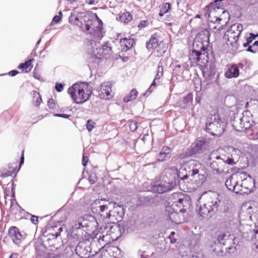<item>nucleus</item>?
Segmentation results:
<instances>
[{
    "instance_id": "f257e3e1",
    "label": "nucleus",
    "mask_w": 258,
    "mask_h": 258,
    "mask_svg": "<svg viewBox=\"0 0 258 258\" xmlns=\"http://www.w3.org/2000/svg\"><path fill=\"white\" fill-rule=\"evenodd\" d=\"M221 199L217 192L209 191L204 203L197 204L196 212L199 217L206 220H210L219 210Z\"/></svg>"
},
{
    "instance_id": "f03ea898",
    "label": "nucleus",
    "mask_w": 258,
    "mask_h": 258,
    "mask_svg": "<svg viewBox=\"0 0 258 258\" xmlns=\"http://www.w3.org/2000/svg\"><path fill=\"white\" fill-rule=\"evenodd\" d=\"M191 203L190 198L187 195L180 194L178 200L170 204L168 202L165 204L164 215L167 220L176 224L180 223L179 213H185L189 208Z\"/></svg>"
},
{
    "instance_id": "7ed1b4c3",
    "label": "nucleus",
    "mask_w": 258,
    "mask_h": 258,
    "mask_svg": "<svg viewBox=\"0 0 258 258\" xmlns=\"http://www.w3.org/2000/svg\"><path fill=\"white\" fill-rule=\"evenodd\" d=\"M69 21L71 23H75L83 31L89 33L92 36L90 42L91 46H93V43L96 46V40H100L103 37L102 33L99 32V34L98 31L91 30V26L93 25V20L91 16L89 15L80 12L75 16V14L71 13Z\"/></svg>"
},
{
    "instance_id": "20e7f679",
    "label": "nucleus",
    "mask_w": 258,
    "mask_h": 258,
    "mask_svg": "<svg viewBox=\"0 0 258 258\" xmlns=\"http://www.w3.org/2000/svg\"><path fill=\"white\" fill-rule=\"evenodd\" d=\"M190 169L188 170L190 175V180H195L194 182L197 187L204 184L208 177L207 170L205 166L196 160L189 161Z\"/></svg>"
},
{
    "instance_id": "39448f33",
    "label": "nucleus",
    "mask_w": 258,
    "mask_h": 258,
    "mask_svg": "<svg viewBox=\"0 0 258 258\" xmlns=\"http://www.w3.org/2000/svg\"><path fill=\"white\" fill-rule=\"evenodd\" d=\"M205 42L195 38L192 45L191 55L196 63H202L206 66L209 60V48Z\"/></svg>"
},
{
    "instance_id": "423d86ee",
    "label": "nucleus",
    "mask_w": 258,
    "mask_h": 258,
    "mask_svg": "<svg viewBox=\"0 0 258 258\" xmlns=\"http://www.w3.org/2000/svg\"><path fill=\"white\" fill-rule=\"evenodd\" d=\"M64 222L63 220L57 221H49L45 228L41 230L42 236L44 237L49 236L47 240H49L51 238L53 239L57 238L63 230L68 232V229L64 224Z\"/></svg>"
},
{
    "instance_id": "0eeeda50",
    "label": "nucleus",
    "mask_w": 258,
    "mask_h": 258,
    "mask_svg": "<svg viewBox=\"0 0 258 258\" xmlns=\"http://www.w3.org/2000/svg\"><path fill=\"white\" fill-rule=\"evenodd\" d=\"M226 123L224 118H222L218 113L211 114L206 122V131L211 133V130L224 133Z\"/></svg>"
},
{
    "instance_id": "6e6552de",
    "label": "nucleus",
    "mask_w": 258,
    "mask_h": 258,
    "mask_svg": "<svg viewBox=\"0 0 258 258\" xmlns=\"http://www.w3.org/2000/svg\"><path fill=\"white\" fill-rule=\"evenodd\" d=\"M248 178H244L241 179V183H239L237 180V183L234 184L232 187L233 191L236 194H248L253 191V188L255 187V180L249 175H247Z\"/></svg>"
},
{
    "instance_id": "1a4fd4ad",
    "label": "nucleus",
    "mask_w": 258,
    "mask_h": 258,
    "mask_svg": "<svg viewBox=\"0 0 258 258\" xmlns=\"http://www.w3.org/2000/svg\"><path fill=\"white\" fill-rule=\"evenodd\" d=\"M111 47L108 46V42H106L102 45L101 47H97L95 49H93L91 52H88V61L89 67H93V64H99L104 56V51L107 52L111 51Z\"/></svg>"
},
{
    "instance_id": "9d476101",
    "label": "nucleus",
    "mask_w": 258,
    "mask_h": 258,
    "mask_svg": "<svg viewBox=\"0 0 258 258\" xmlns=\"http://www.w3.org/2000/svg\"><path fill=\"white\" fill-rule=\"evenodd\" d=\"M195 158H197L200 154H203L208 152L209 143L205 138H198L195 141L192 146L190 147Z\"/></svg>"
},
{
    "instance_id": "9b49d317",
    "label": "nucleus",
    "mask_w": 258,
    "mask_h": 258,
    "mask_svg": "<svg viewBox=\"0 0 258 258\" xmlns=\"http://www.w3.org/2000/svg\"><path fill=\"white\" fill-rule=\"evenodd\" d=\"M111 211L109 210L108 212L105 213V217L103 220L105 222L108 223V225L106 226V228H109L111 231L112 229L114 228L117 229L121 233L120 224L119 222L121 220H118V218L116 217V215L111 213Z\"/></svg>"
},
{
    "instance_id": "f8f14e48",
    "label": "nucleus",
    "mask_w": 258,
    "mask_h": 258,
    "mask_svg": "<svg viewBox=\"0 0 258 258\" xmlns=\"http://www.w3.org/2000/svg\"><path fill=\"white\" fill-rule=\"evenodd\" d=\"M91 250L90 246H86L84 242H79L75 248L76 254L81 258H89L94 256L97 252L91 254Z\"/></svg>"
},
{
    "instance_id": "ddd939ff",
    "label": "nucleus",
    "mask_w": 258,
    "mask_h": 258,
    "mask_svg": "<svg viewBox=\"0 0 258 258\" xmlns=\"http://www.w3.org/2000/svg\"><path fill=\"white\" fill-rule=\"evenodd\" d=\"M210 167L216 173L220 174L224 171V161L220 156H217L214 159L212 160L211 156L208 158Z\"/></svg>"
},
{
    "instance_id": "4468645a",
    "label": "nucleus",
    "mask_w": 258,
    "mask_h": 258,
    "mask_svg": "<svg viewBox=\"0 0 258 258\" xmlns=\"http://www.w3.org/2000/svg\"><path fill=\"white\" fill-rule=\"evenodd\" d=\"M224 1L225 0H214L213 2H211L204 9L205 15L206 16H207L209 18L213 11L216 12L217 10H223L224 7L223 4V1Z\"/></svg>"
},
{
    "instance_id": "2eb2a0df",
    "label": "nucleus",
    "mask_w": 258,
    "mask_h": 258,
    "mask_svg": "<svg viewBox=\"0 0 258 258\" xmlns=\"http://www.w3.org/2000/svg\"><path fill=\"white\" fill-rule=\"evenodd\" d=\"M230 236V232L228 230H219L217 231L214 235V244L224 246Z\"/></svg>"
},
{
    "instance_id": "dca6fc26",
    "label": "nucleus",
    "mask_w": 258,
    "mask_h": 258,
    "mask_svg": "<svg viewBox=\"0 0 258 258\" xmlns=\"http://www.w3.org/2000/svg\"><path fill=\"white\" fill-rule=\"evenodd\" d=\"M173 149L168 146H163L156 156V162H163L170 160L172 157Z\"/></svg>"
},
{
    "instance_id": "f3484780",
    "label": "nucleus",
    "mask_w": 258,
    "mask_h": 258,
    "mask_svg": "<svg viewBox=\"0 0 258 258\" xmlns=\"http://www.w3.org/2000/svg\"><path fill=\"white\" fill-rule=\"evenodd\" d=\"M112 84L108 82L101 84L98 88V95L100 98L109 99L112 96L111 95Z\"/></svg>"
},
{
    "instance_id": "a211bd4d",
    "label": "nucleus",
    "mask_w": 258,
    "mask_h": 258,
    "mask_svg": "<svg viewBox=\"0 0 258 258\" xmlns=\"http://www.w3.org/2000/svg\"><path fill=\"white\" fill-rule=\"evenodd\" d=\"M190 169L189 161L186 163L184 168H181L179 170L176 169V173L173 174L175 175V180L177 178L178 182L179 183L181 180L184 181V180L190 178V175H189L188 170Z\"/></svg>"
},
{
    "instance_id": "6ab92c4d",
    "label": "nucleus",
    "mask_w": 258,
    "mask_h": 258,
    "mask_svg": "<svg viewBox=\"0 0 258 258\" xmlns=\"http://www.w3.org/2000/svg\"><path fill=\"white\" fill-rule=\"evenodd\" d=\"M203 77L208 81H212L217 73L216 67L214 63H211L209 67H206L202 70Z\"/></svg>"
},
{
    "instance_id": "aec40b11",
    "label": "nucleus",
    "mask_w": 258,
    "mask_h": 258,
    "mask_svg": "<svg viewBox=\"0 0 258 258\" xmlns=\"http://www.w3.org/2000/svg\"><path fill=\"white\" fill-rule=\"evenodd\" d=\"M160 181L162 182L164 185L170 187V191L172 190L177 185L175 180V175L171 173L166 174L165 176L161 177Z\"/></svg>"
},
{
    "instance_id": "412c9836",
    "label": "nucleus",
    "mask_w": 258,
    "mask_h": 258,
    "mask_svg": "<svg viewBox=\"0 0 258 258\" xmlns=\"http://www.w3.org/2000/svg\"><path fill=\"white\" fill-rule=\"evenodd\" d=\"M8 236L15 244L18 245L21 242L22 235L17 227L11 226L9 228Z\"/></svg>"
},
{
    "instance_id": "4be33fe9",
    "label": "nucleus",
    "mask_w": 258,
    "mask_h": 258,
    "mask_svg": "<svg viewBox=\"0 0 258 258\" xmlns=\"http://www.w3.org/2000/svg\"><path fill=\"white\" fill-rule=\"evenodd\" d=\"M240 73L236 66L233 63L227 66V69L224 72V77L228 79L237 78L240 76Z\"/></svg>"
},
{
    "instance_id": "5701e85b",
    "label": "nucleus",
    "mask_w": 258,
    "mask_h": 258,
    "mask_svg": "<svg viewBox=\"0 0 258 258\" xmlns=\"http://www.w3.org/2000/svg\"><path fill=\"white\" fill-rule=\"evenodd\" d=\"M122 52H127L136 45V40L132 38H121L119 41Z\"/></svg>"
},
{
    "instance_id": "b1692460",
    "label": "nucleus",
    "mask_w": 258,
    "mask_h": 258,
    "mask_svg": "<svg viewBox=\"0 0 258 258\" xmlns=\"http://www.w3.org/2000/svg\"><path fill=\"white\" fill-rule=\"evenodd\" d=\"M88 92L89 91L87 90V93H85L84 90L81 87L80 90H78L76 101H74V102L77 104H82L87 101L92 94V92Z\"/></svg>"
},
{
    "instance_id": "393cba45",
    "label": "nucleus",
    "mask_w": 258,
    "mask_h": 258,
    "mask_svg": "<svg viewBox=\"0 0 258 258\" xmlns=\"http://www.w3.org/2000/svg\"><path fill=\"white\" fill-rule=\"evenodd\" d=\"M155 200L152 196H140L137 199V204L143 207H151L155 203Z\"/></svg>"
},
{
    "instance_id": "a878e982",
    "label": "nucleus",
    "mask_w": 258,
    "mask_h": 258,
    "mask_svg": "<svg viewBox=\"0 0 258 258\" xmlns=\"http://www.w3.org/2000/svg\"><path fill=\"white\" fill-rule=\"evenodd\" d=\"M210 33L207 28H202L197 34L195 38L205 42L207 45L210 44Z\"/></svg>"
},
{
    "instance_id": "bb28decb",
    "label": "nucleus",
    "mask_w": 258,
    "mask_h": 258,
    "mask_svg": "<svg viewBox=\"0 0 258 258\" xmlns=\"http://www.w3.org/2000/svg\"><path fill=\"white\" fill-rule=\"evenodd\" d=\"M113 210L112 213L116 215L118 220H122L125 215V209L122 205H120L116 202H112Z\"/></svg>"
},
{
    "instance_id": "cd10ccee",
    "label": "nucleus",
    "mask_w": 258,
    "mask_h": 258,
    "mask_svg": "<svg viewBox=\"0 0 258 258\" xmlns=\"http://www.w3.org/2000/svg\"><path fill=\"white\" fill-rule=\"evenodd\" d=\"M152 190L155 193L163 194L170 191V187L162 184L160 180L155 181L152 186Z\"/></svg>"
},
{
    "instance_id": "c85d7f7f",
    "label": "nucleus",
    "mask_w": 258,
    "mask_h": 258,
    "mask_svg": "<svg viewBox=\"0 0 258 258\" xmlns=\"http://www.w3.org/2000/svg\"><path fill=\"white\" fill-rule=\"evenodd\" d=\"M160 45L159 40L155 34L152 35L149 40L146 43V47L149 51L157 48Z\"/></svg>"
},
{
    "instance_id": "c756f323",
    "label": "nucleus",
    "mask_w": 258,
    "mask_h": 258,
    "mask_svg": "<svg viewBox=\"0 0 258 258\" xmlns=\"http://www.w3.org/2000/svg\"><path fill=\"white\" fill-rule=\"evenodd\" d=\"M250 113L249 111H245L244 113H242V116L239 118V121H244V124L242 127H245V130H247L250 128L252 125L254 124L251 120V118L248 116V114H250Z\"/></svg>"
},
{
    "instance_id": "7c9ffc66",
    "label": "nucleus",
    "mask_w": 258,
    "mask_h": 258,
    "mask_svg": "<svg viewBox=\"0 0 258 258\" xmlns=\"http://www.w3.org/2000/svg\"><path fill=\"white\" fill-rule=\"evenodd\" d=\"M16 167L13 166L12 164H9L8 168H5L1 170V176L6 177L12 176L16 171Z\"/></svg>"
},
{
    "instance_id": "2f4dec72",
    "label": "nucleus",
    "mask_w": 258,
    "mask_h": 258,
    "mask_svg": "<svg viewBox=\"0 0 258 258\" xmlns=\"http://www.w3.org/2000/svg\"><path fill=\"white\" fill-rule=\"evenodd\" d=\"M237 174L231 175L225 181V185L229 191H233L232 187H234V184L237 183Z\"/></svg>"
},
{
    "instance_id": "473e14b6",
    "label": "nucleus",
    "mask_w": 258,
    "mask_h": 258,
    "mask_svg": "<svg viewBox=\"0 0 258 258\" xmlns=\"http://www.w3.org/2000/svg\"><path fill=\"white\" fill-rule=\"evenodd\" d=\"M81 87L77 83H75L70 87L68 90V93L70 95L73 102L76 101L77 94L78 90H80Z\"/></svg>"
},
{
    "instance_id": "72a5a7b5",
    "label": "nucleus",
    "mask_w": 258,
    "mask_h": 258,
    "mask_svg": "<svg viewBox=\"0 0 258 258\" xmlns=\"http://www.w3.org/2000/svg\"><path fill=\"white\" fill-rule=\"evenodd\" d=\"M82 226V223L77 222V221H76L74 222L73 224L71 226V227L69 228V229H68V231L71 232L73 233H81V234H83V231L84 230L82 229H81L80 226ZM85 232V234H88L87 232L84 231Z\"/></svg>"
},
{
    "instance_id": "f704fd0d",
    "label": "nucleus",
    "mask_w": 258,
    "mask_h": 258,
    "mask_svg": "<svg viewBox=\"0 0 258 258\" xmlns=\"http://www.w3.org/2000/svg\"><path fill=\"white\" fill-rule=\"evenodd\" d=\"M138 95V92L135 89H133L130 93L125 96L123 98V101L125 103H128L136 99Z\"/></svg>"
},
{
    "instance_id": "c9c22d12",
    "label": "nucleus",
    "mask_w": 258,
    "mask_h": 258,
    "mask_svg": "<svg viewBox=\"0 0 258 258\" xmlns=\"http://www.w3.org/2000/svg\"><path fill=\"white\" fill-rule=\"evenodd\" d=\"M88 218H89V221H96L95 217L94 216H92L91 215H87L83 217H81L79 218V219L77 220V222H81L82 226H80L81 229H82L83 228L85 227H88L89 226L88 225V223L87 221H88Z\"/></svg>"
},
{
    "instance_id": "e433bc0d",
    "label": "nucleus",
    "mask_w": 258,
    "mask_h": 258,
    "mask_svg": "<svg viewBox=\"0 0 258 258\" xmlns=\"http://www.w3.org/2000/svg\"><path fill=\"white\" fill-rule=\"evenodd\" d=\"M171 10V4L169 3H163L160 6V9L159 13V16L160 17H163L165 14L169 12Z\"/></svg>"
},
{
    "instance_id": "4c0bfd02",
    "label": "nucleus",
    "mask_w": 258,
    "mask_h": 258,
    "mask_svg": "<svg viewBox=\"0 0 258 258\" xmlns=\"http://www.w3.org/2000/svg\"><path fill=\"white\" fill-rule=\"evenodd\" d=\"M67 237L69 240L70 241V243L72 242H78V243L79 242H80V239L81 237V233H73V232H71L68 231ZM71 245H72V244H71Z\"/></svg>"
},
{
    "instance_id": "58836bf2",
    "label": "nucleus",
    "mask_w": 258,
    "mask_h": 258,
    "mask_svg": "<svg viewBox=\"0 0 258 258\" xmlns=\"http://www.w3.org/2000/svg\"><path fill=\"white\" fill-rule=\"evenodd\" d=\"M174 68L173 69L172 75L175 76H181L184 72V66L181 64H177L175 63V65L173 63Z\"/></svg>"
},
{
    "instance_id": "ea45409f",
    "label": "nucleus",
    "mask_w": 258,
    "mask_h": 258,
    "mask_svg": "<svg viewBox=\"0 0 258 258\" xmlns=\"http://www.w3.org/2000/svg\"><path fill=\"white\" fill-rule=\"evenodd\" d=\"M34 60V59L33 58H29L26 60L24 62L20 63L18 68L19 69H21L22 71L24 73H28V71L26 70L29 67L32 66V63L33 61Z\"/></svg>"
},
{
    "instance_id": "a19ab883",
    "label": "nucleus",
    "mask_w": 258,
    "mask_h": 258,
    "mask_svg": "<svg viewBox=\"0 0 258 258\" xmlns=\"http://www.w3.org/2000/svg\"><path fill=\"white\" fill-rule=\"evenodd\" d=\"M192 157L195 158V156L190 148L186 149L184 152L180 153L178 155V158L180 160Z\"/></svg>"
},
{
    "instance_id": "79ce46f5",
    "label": "nucleus",
    "mask_w": 258,
    "mask_h": 258,
    "mask_svg": "<svg viewBox=\"0 0 258 258\" xmlns=\"http://www.w3.org/2000/svg\"><path fill=\"white\" fill-rule=\"evenodd\" d=\"M119 19L120 21L126 24L133 19V16L130 12H125L119 16Z\"/></svg>"
},
{
    "instance_id": "37998d69",
    "label": "nucleus",
    "mask_w": 258,
    "mask_h": 258,
    "mask_svg": "<svg viewBox=\"0 0 258 258\" xmlns=\"http://www.w3.org/2000/svg\"><path fill=\"white\" fill-rule=\"evenodd\" d=\"M110 203L107 204H102L98 205L99 216L103 220L105 217V213L104 212L105 210H108L109 205H111Z\"/></svg>"
},
{
    "instance_id": "c03bdc74",
    "label": "nucleus",
    "mask_w": 258,
    "mask_h": 258,
    "mask_svg": "<svg viewBox=\"0 0 258 258\" xmlns=\"http://www.w3.org/2000/svg\"><path fill=\"white\" fill-rule=\"evenodd\" d=\"M100 204V201L99 200H96L91 205V211L94 214L97 215V216H99V208L98 204Z\"/></svg>"
},
{
    "instance_id": "a18cd8bd",
    "label": "nucleus",
    "mask_w": 258,
    "mask_h": 258,
    "mask_svg": "<svg viewBox=\"0 0 258 258\" xmlns=\"http://www.w3.org/2000/svg\"><path fill=\"white\" fill-rule=\"evenodd\" d=\"M223 159L224 161V166L226 164H228L229 165H234L236 164V162H235L233 158L232 154H229L227 157H225L224 158H223Z\"/></svg>"
},
{
    "instance_id": "49530a36",
    "label": "nucleus",
    "mask_w": 258,
    "mask_h": 258,
    "mask_svg": "<svg viewBox=\"0 0 258 258\" xmlns=\"http://www.w3.org/2000/svg\"><path fill=\"white\" fill-rule=\"evenodd\" d=\"M62 17V13L61 11H59L58 12V15H55L53 17V18L51 21V22L50 23V25L52 26L53 24H55L59 23L61 21Z\"/></svg>"
},
{
    "instance_id": "de8ad7c7",
    "label": "nucleus",
    "mask_w": 258,
    "mask_h": 258,
    "mask_svg": "<svg viewBox=\"0 0 258 258\" xmlns=\"http://www.w3.org/2000/svg\"><path fill=\"white\" fill-rule=\"evenodd\" d=\"M193 99L192 94L190 92L188 93L184 97L183 99V103L185 105H187L191 102Z\"/></svg>"
},
{
    "instance_id": "09e8293b",
    "label": "nucleus",
    "mask_w": 258,
    "mask_h": 258,
    "mask_svg": "<svg viewBox=\"0 0 258 258\" xmlns=\"http://www.w3.org/2000/svg\"><path fill=\"white\" fill-rule=\"evenodd\" d=\"M233 28H236V30L238 31V33L241 34L243 31V25L240 23L233 24L231 25L230 28L228 29V31L230 32L232 31Z\"/></svg>"
},
{
    "instance_id": "8fccbe9b",
    "label": "nucleus",
    "mask_w": 258,
    "mask_h": 258,
    "mask_svg": "<svg viewBox=\"0 0 258 258\" xmlns=\"http://www.w3.org/2000/svg\"><path fill=\"white\" fill-rule=\"evenodd\" d=\"M95 124V122L90 119L87 120L85 126L88 131L90 132L93 130Z\"/></svg>"
},
{
    "instance_id": "3c124183",
    "label": "nucleus",
    "mask_w": 258,
    "mask_h": 258,
    "mask_svg": "<svg viewBox=\"0 0 258 258\" xmlns=\"http://www.w3.org/2000/svg\"><path fill=\"white\" fill-rule=\"evenodd\" d=\"M11 197L12 199L11 201V207H12L14 204V202L16 203V204L17 206L19 207L21 209H22V208L20 207V206L19 205L18 202H17V200L16 199V196H15V190L13 188V189H11Z\"/></svg>"
},
{
    "instance_id": "603ef678",
    "label": "nucleus",
    "mask_w": 258,
    "mask_h": 258,
    "mask_svg": "<svg viewBox=\"0 0 258 258\" xmlns=\"http://www.w3.org/2000/svg\"><path fill=\"white\" fill-rule=\"evenodd\" d=\"M244 123V121L242 122L239 121L238 126H237L236 125L235 126L234 124H232L233 128L234 130L238 132L245 131L246 130H245V127H242Z\"/></svg>"
},
{
    "instance_id": "864d4df0",
    "label": "nucleus",
    "mask_w": 258,
    "mask_h": 258,
    "mask_svg": "<svg viewBox=\"0 0 258 258\" xmlns=\"http://www.w3.org/2000/svg\"><path fill=\"white\" fill-rule=\"evenodd\" d=\"M251 240L254 242L258 241V227L256 226H255V228L252 230Z\"/></svg>"
},
{
    "instance_id": "5fc2aeb1",
    "label": "nucleus",
    "mask_w": 258,
    "mask_h": 258,
    "mask_svg": "<svg viewBox=\"0 0 258 258\" xmlns=\"http://www.w3.org/2000/svg\"><path fill=\"white\" fill-rule=\"evenodd\" d=\"M64 87V84L56 82L55 84V89L57 92H61L63 91Z\"/></svg>"
},
{
    "instance_id": "6e6d98bb",
    "label": "nucleus",
    "mask_w": 258,
    "mask_h": 258,
    "mask_svg": "<svg viewBox=\"0 0 258 258\" xmlns=\"http://www.w3.org/2000/svg\"><path fill=\"white\" fill-rule=\"evenodd\" d=\"M97 180V177L95 173H91L89 175L88 180L91 184H93Z\"/></svg>"
},
{
    "instance_id": "4d7b16f0",
    "label": "nucleus",
    "mask_w": 258,
    "mask_h": 258,
    "mask_svg": "<svg viewBox=\"0 0 258 258\" xmlns=\"http://www.w3.org/2000/svg\"><path fill=\"white\" fill-rule=\"evenodd\" d=\"M258 36V33L254 34L253 33L250 32L249 34V36L246 37V39L248 41V42L251 43L253 40H255Z\"/></svg>"
},
{
    "instance_id": "13d9d810",
    "label": "nucleus",
    "mask_w": 258,
    "mask_h": 258,
    "mask_svg": "<svg viewBox=\"0 0 258 258\" xmlns=\"http://www.w3.org/2000/svg\"><path fill=\"white\" fill-rule=\"evenodd\" d=\"M155 218V214H151L147 218H146L145 220L146 223H147L149 225H150L151 223H154Z\"/></svg>"
},
{
    "instance_id": "bf43d9fd",
    "label": "nucleus",
    "mask_w": 258,
    "mask_h": 258,
    "mask_svg": "<svg viewBox=\"0 0 258 258\" xmlns=\"http://www.w3.org/2000/svg\"><path fill=\"white\" fill-rule=\"evenodd\" d=\"M137 122L134 120L131 121L129 123L130 129L132 132L136 131L138 128Z\"/></svg>"
},
{
    "instance_id": "052dcab7",
    "label": "nucleus",
    "mask_w": 258,
    "mask_h": 258,
    "mask_svg": "<svg viewBox=\"0 0 258 258\" xmlns=\"http://www.w3.org/2000/svg\"><path fill=\"white\" fill-rule=\"evenodd\" d=\"M247 60L245 59L237 63H233L237 68H238V70L240 71V69L243 70L244 66L246 64Z\"/></svg>"
},
{
    "instance_id": "680f3d73",
    "label": "nucleus",
    "mask_w": 258,
    "mask_h": 258,
    "mask_svg": "<svg viewBox=\"0 0 258 258\" xmlns=\"http://www.w3.org/2000/svg\"><path fill=\"white\" fill-rule=\"evenodd\" d=\"M33 92L34 95L37 94L38 95V97L36 98L35 101V105L38 107L40 105L41 102L42 101V99L40 94L38 92L35 91H33Z\"/></svg>"
},
{
    "instance_id": "e2e57ef3",
    "label": "nucleus",
    "mask_w": 258,
    "mask_h": 258,
    "mask_svg": "<svg viewBox=\"0 0 258 258\" xmlns=\"http://www.w3.org/2000/svg\"><path fill=\"white\" fill-rule=\"evenodd\" d=\"M19 74V72L16 70H13L9 72L8 73H4L0 74V77L6 76L7 75L11 77H14Z\"/></svg>"
},
{
    "instance_id": "0e129e2a",
    "label": "nucleus",
    "mask_w": 258,
    "mask_h": 258,
    "mask_svg": "<svg viewBox=\"0 0 258 258\" xmlns=\"http://www.w3.org/2000/svg\"><path fill=\"white\" fill-rule=\"evenodd\" d=\"M56 105L55 101L52 99L50 98L47 101V106L50 109H53L55 108Z\"/></svg>"
},
{
    "instance_id": "69168bd1",
    "label": "nucleus",
    "mask_w": 258,
    "mask_h": 258,
    "mask_svg": "<svg viewBox=\"0 0 258 258\" xmlns=\"http://www.w3.org/2000/svg\"><path fill=\"white\" fill-rule=\"evenodd\" d=\"M157 81L159 82V80L154 79L151 84L150 85L149 88L148 89V92H149V93H151L153 91L152 88H155L157 86Z\"/></svg>"
},
{
    "instance_id": "338daca9",
    "label": "nucleus",
    "mask_w": 258,
    "mask_h": 258,
    "mask_svg": "<svg viewBox=\"0 0 258 258\" xmlns=\"http://www.w3.org/2000/svg\"><path fill=\"white\" fill-rule=\"evenodd\" d=\"M149 24V22L147 20L141 21L138 25V27L140 28H143L147 27Z\"/></svg>"
},
{
    "instance_id": "774afa93",
    "label": "nucleus",
    "mask_w": 258,
    "mask_h": 258,
    "mask_svg": "<svg viewBox=\"0 0 258 258\" xmlns=\"http://www.w3.org/2000/svg\"><path fill=\"white\" fill-rule=\"evenodd\" d=\"M138 255L140 258H149V255L147 253L146 251L140 250L138 251Z\"/></svg>"
}]
</instances>
